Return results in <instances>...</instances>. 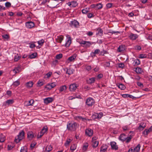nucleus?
Segmentation results:
<instances>
[{
    "instance_id": "0e129e2a",
    "label": "nucleus",
    "mask_w": 152,
    "mask_h": 152,
    "mask_svg": "<svg viewBox=\"0 0 152 152\" xmlns=\"http://www.w3.org/2000/svg\"><path fill=\"white\" fill-rule=\"evenodd\" d=\"M135 49L137 50H140L141 49V47L140 45H136L134 47Z\"/></svg>"
},
{
    "instance_id": "9b49d317",
    "label": "nucleus",
    "mask_w": 152,
    "mask_h": 152,
    "mask_svg": "<svg viewBox=\"0 0 152 152\" xmlns=\"http://www.w3.org/2000/svg\"><path fill=\"white\" fill-rule=\"evenodd\" d=\"M56 86V84L55 83H52L47 85L45 86V88L49 90L54 87Z\"/></svg>"
},
{
    "instance_id": "8fccbe9b",
    "label": "nucleus",
    "mask_w": 152,
    "mask_h": 152,
    "mask_svg": "<svg viewBox=\"0 0 152 152\" xmlns=\"http://www.w3.org/2000/svg\"><path fill=\"white\" fill-rule=\"evenodd\" d=\"M139 57L140 58H145L147 57V55H146V54H140L139 55Z\"/></svg>"
},
{
    "instance_id": "2f4dec72",
    "label": "nucleus",
    "mask_w": 152,
    "mask_h": 152,
    "mask_svg": "<svg viewBox=\"0 0 152 152\" xmlns=\"http://www.w3.org/2000/svg\"><path fill=\"white\" fill-rule=\"evenodd\" d=\"M5 140V136L4 135L1 134H0V142H3Z\"/></svg>"
},
{
    "instance_id": "5701e85b",
    "label": "nucleus",
    "mask_w": 152,
    "mask_h": 152,
    "mask_svg": "<svg viewBox=\"0 0 152 152\" xmlns=\"http://www.w3.org/2000/svg\"><path fill=\"white\" fill-rule=\"evenodd\" d=\"M76 54H74L72 56L69 57L68 59V60L70 62L72 61L76 58Z\"/></svg>"
},
{
    "instance_id": "052dcab7",
    "label": "nucleus",
    "mask_w": 152,
    "mask_h": 152,
    "mask_svg": "<svg viewBox=\"0 0 152 152\" xmlns=\"http://www.w3.org/2000/svg\"><path fill=\"white\" fill-rule=\"evenodd\" d=\"M123 131H125L129 129V127L127 126H124L122 127Z\"/></svg>"
},
{
    "instance_id": "680f3d73",
    "label": "nucleus",
    "mask_w": 152,
    "mask_h": 152,
    "mask_svg": "<svg viewBox=\"0 0 152 152\" xmlns=\"http://www.w3.org/2000/svg\"><path fill=\"white\" fill-rule=\"evenodd\" d=\"M108 33L112 34H116V33H120V32L118 31H113L110 30L109 32Z\"/></svg>"
},
{
    "instance_id": "f03ea898",
    "label": "nucleus",
    "mask_w": 152,
    "mask_h": 152,
    "mask_svg": "<svg viewBox=\"0 0 152 152\" xmlns=\"http://www.w3.org/2000/svg\"><path fill=\"white\" fill-rule=\"evenodd\" d=\"M25 132L23 130H22L19 132L17 136L15 137V141L16 143H18L20 141L22 140L24 137Z\"/></svg>"
},
{
    "instance_id": "e433bc0d",
    "label": "nucleus",
    "mask_w": 152,
    "mask_h": 152,
    "mask_svg": "<svg viewBox=\"0 0 152 152\" xmlns=\"http://www.w3.org/2000/svg\"><path fill=\"white\" fill-rule=\"evenodd\" d=\"M92 146L94 148H96L97 147L99 144V142L98 141H92Z\"/></svg>"
},
{
    "instance_id": "774afa93",
    "label": "nucleus",
    "mask_w": 152,
    "mask_h": 152,
    "mask_svg": "<svg viewBox=\"0 0 152 152\" xmlns=\"http://www.w3.org/2000/svg\"><path fill=\"white\" fill-rule=\"evenodd\" d=\"M13 84L16 86H18L20 84V82L18 81H16L14 82Z\"/></svg>"
},
{
    "instance_id": "338daca9",
    "label": "nucleus",
    "mask_w": 152,
    "mask_h": 152,
    "mask_svg": "<svg viewBox=\"0 0 152 152\" xmlns=\"http://www.w3.org/2000/svg\"><path fill=\"white\" fill-rule=\"evenodd\" d=\"M5 6L6 7H9L11 6V4L9 2H7L5 4Z\"/></svg>"
},
{
    "instance_id": "473e14b6",
    "label": "nucleus",
    "mask_w": 152,
    "mask_h": 152,
    "mask_svg": "<svg viewBox=\"0 0 152 152\" xmlns=\"http://www.w3.org/2000/svg\"><path fill=\"white\" fill-rule=\"evenodd\" d=\"M92 44V43L91 42L89 41H85V44H84V46L86 48L89 47L90 45Z\"/></svg>"
},
{
    "instance_id": "2eb2a0df",
    "label": "nucleus",
    "mask_w": 152,
    "mask_h": 152,
    "mask_svg": "<svg viewBox=\"0 0 152 152\" xmlns=\"http://www.w3.org/2000/svg\"><path fill=\"white\" fill-rule=\"evenodd\" d=\"M107 146L105 144L103 145L101 147L100 152H107Z\"/></svg>"
},
{
    "instance_id": "20e7f679",
    "label": "nucleus",
    "mask_w": 152,
    "mask_h": 152,
    "mask_svg": "<svg viewBox=\"0 0 152 152\" xmlns=\"http://www.w3.org/2000/svg\"><path fill=\"white\" fill-rule=\"evenodd\" d=\"M94 103V100L92 98L89 97L86 99V104L88 106H91Z\"/></svg>"
},
{
    "instance_id": "4468645a",
    "label": "nucleus",
    "mask_w": 152,
    "mask_h": 152,
    "mask_svg": "<svg viewBox=\"0 0 152 152\" xmlns=\"http://www.w3.org/2000/svg\"><path fill=\"white\" fill-rule=\"evenodd\" d=\"M56 1H53L51 0L50 1L48 0H41L40 1V2L41 3L40 5H44L47 2H50V4H53Z\"/></svg>"
},
{
    "instance_id": "a878e982",
    "label": "nucleus",
    "mask_w": 152,
    "mask_h": 152,
    "mask_svg": "<svg viewBox=\"0 0 152 152\" xmlns=\"http://www.w3.org/2000/svg\"><path fill=\"white\" fill-rule=\"evenodd\" d=\"M75 118L77 120L82 121H85L86 120V119L85 118H83L80 116H76Z\"/></svg>"
},
{
    "instance_id": "58836bf2",
    "label": "nucleus",
    "mask_w": 152,
    "mask_h": 152,
    "mask_svg": "<svg viewBox=\"0 0 152 152\" xmlns=\"http://www.w3.org/2000/svg\"><path fill=\"white\" fill-rule=\"evenodd\" d=\"M90 8H86L82 10V13L83 14H86L89 11Z\"/></svg>"
},
{
    "instance_id": "a18cd8bd",
    "label": "nucleus",
    "mask_w": 152,
    "mask_h": 152,
    "mask_svg": "<svg viewBox=\"0 0 152 152\" xmlns=\"http://www.w3.org/2000/svg\"><path fill=\"white\" fill-rule=\"evenodd\" d=\"M135 65H137L140 64V62L139 59H134V60Z\"/></svg>"
},
{
    "instance_id": "c85d7f7f",
    "label": "nucleus",
    "mask_w": 152,
    "mask_h": 152,
    "mask_svg": "<svg viewBox=\"0 0 152 152\" xmlns=\"http://www.w3.org/2000/svg\"><path fill=\"white\" fill-rule=\"evenodd\" d=\"M125 50L124 46L122 45H120L118 48L117 50L119 52H122Z\"/></svg>"
},
{
    "instance_id": "cd10ccee",
    "label": "nucleus",
    "mask_w": 152,
    "mask_h": 152,
    "mask_svg": "<svg viewBox=\"0 0 152 152\" xmlns=\"http://www.w3.org/2000/svg\"><path fill=\"white\" fill-rule=\"evenodd\" d=\"M135 71L138 74H141L143 72V70L141 68L137 67L135 68Z\"/></svg>"
},
{
    "instance_id": "423d86ee",
    "label": "nucleus",
    "mask_w": 152,
    "mask_h": 152,
    "mask_svg": "<svg viewBox=\"0 0 152 152\" xmlns=\"http://www.w3.org/2000/svg\"><path fill=\"white\" fill-rule=\"evenodd\" d=\"M66 41L65 44V46L66 47H68L70 45L71 43V38L70 36L67 35H66Z\"/></svg>"
},
{
    "instance_id": "0eeeda50",
    "label": "nucleus",
    "mask_w": 152,
    "mask_h": 152,
    "mask_svg": "<svg viewBox=\"0 0 152 152\" xmlns=\"http://www.w3.org/2000/svg\"><path fill=\"white\" fill-rule=\"evenodd\" d=\"M37 134H34L32 131L28 132L27 133V137L29 140L32 139L33 137H35Z\"/></svg>"
},
{
    "instance_id": "e2e57ef3",
    "label": "nucleus",
    "mask_w": 152,
    "mask_h": 152,
    "mask_svg": "<svg viewBox=\"0 0 152 152\" xmlns=\"http://www.w3.org/2000/svg\"><path fill=\"white\" fill-rule=\"evenodd\" d=\"M137 85L140 87V88H142L144 86L142 83L140 82H138L137 83Z\"/></svg>"
},
{
    "instance_id": "a211bd4d",
    "label": "nucleus",
    "mask_w": 152,
    "mask_h": 152,
    "mask_svg": "<svg viewBox=\"0 0 152 152\" xmlns=\"http://www.w3.org/2000/svg\"><path fill=\"white\" fill-rule=\"evenodd\" d=\"M96 78L95 77H91L87 79L86 80L88 83L91 84L94 83L95 80Z\"/></svg>"
},
{
    "instance_id": "b1692460",
    "label": "nucleus",
    "mask_w": 152,
    "mask_h": 152,
    "mask_svg": "<svg viewBox=\"0 0 152 152\" xmlns=\"http://www.w3.org/2000/svg\"><path fill=\"white\" fill-rule=\"evenodd\" d=\"M67 89V87L66 85L62 86L60 87L59 91L60 92L65 91Z\"/></svg>"
},
{
    "instance_id": "72a5a7b5",
    "label": "nucleus",
    "mask_w": 152,
    "mask_h": 152,
    "mask_svg": "<svg viewBox=\"0 0 152 152\" xmlns=\"http://www.w3.org/2000/svg\"><path fill=\"white\" fill-rule=\"evenodd\" d=\"M117 86H118V88L121 89V90H124L126 88V86L122 84H120L118 85H117Z\"/></svg>"
},
{
    "instance_id": "c9c22d12",
    "label": "nucleus",
    "mask_w": 152,
    "mask_h": 152,
    "mask_svg": "<svg viewBox=\"0 0 152 152\" xmlns=\"http://www.w3.org/2000/svg\"><path fill=\"white\" fill-rule=\"evenodd\" d=\"M33 84V82L32 81H29L26 83V86L28 88H31L32 87Z\"/></svg>"
},
{
    "instance_id": "4d7b16f0",
    "label": "nucleus",
    "mask_w": 152,
    "mask_h": 152,
    "mask_svg": "<svg viewBox=\"0 0 152 152\" xmlns=\"http://www.w3.org/2000/svg\"><path fill=\"white\" fill-rule=\"evenodd\" d=\"M44 42V40L43 39H42L41 40L37 42L38 44L39 45H42Z\"/></svg>"
},
{
    "instance_id": "f704fd0d",
    "label": "nucleus",
    "mask_w": 152,
    "mask_h": 152,
    "mask_svg": "<svg viewBox=\"0 0 152 152\" xmlns=\"http://www.w3.org/2000/svg\"><path fill=\"white\" fill-rule=\"evenodd\" d=\"M37 54L36 53H32L31 55H29V58L30 59H33L35 58L37 56Z\"/></svg>"
},
{
    "instance_id": "dca6fc26",
    "label": "nucleus",
    "mask_w": 152,
    "mask_h": 152,
    "mask_svg": "<svg viewBox=\"0 0 152 152\" xmlns=\"http://www.w3.org/2000/svg\"><path fill=\"white\" fill-rule=\"evenodd\" d=\"M138 37V35L136 34L131 33L129 36L130 39L132 40H135Z\"/></svg>"
},
{
    "instance_id": "39448f33",
    "label": "nucleus",
    "mask_w": 152,
    "mask_h": 152,
    "mask_svg": "<svg viewBox=\"0 0 152 152\" xmlns=\"http://www.w3.org/2000/svg\"><path fill=\"white\" fill-rule=\"evenodd\" d=\"M70 25L72 27L77 28L79 26V23L76 20H74L70 22Z\"/></svg>"
},
{
    "instance_id": "4be33fe9",
    "label": "nucleus",
    "mask_w": 152,
    "mask_h": 152,
    "mask_svg": "<svg viewBox=\"0 0 152 152\" xmlns=\"http://www.w3.org/2000/svg\"><path fill=\"white\" fill-rule=\"evenodd\" d=\"M21 68L20 66H17L15 67L14 69L13 70V72L15 74L21 71Z\"/></svg>"
},
{
    "instance_id": "6e6552de",
    "label": "nucleus",
    "mask_w": 152,
    "mask_h": 152,
    "mask_svg": "<svg viewBox=\"0 0 152 152\" xmlns=\"http://www.w3.org/2000/svg\"><path fill=\"white\" fill-rule=\"evenodd\" d=\"M25 25L27 28H31L34 26V22L32 21H28L25 23Z\"/></svg>"
},
{
    "instance_id": "37998d69",
    "label": "nucleus",
    "mask_w": 152,
    "mask_h": 152,
    "mask_svg": "<svg viewBox=\"0 0 152 152\" xmlns=\"http://www.w3.org/2000/svg\"><path fill=\"white\" fill-rule=\"evenodd\" d=\"M132 138V137L131 135L128 137H126V139L125 140L126 142L127 143H129L130 142Z\"/></svg>"
},
{
    "instance_id": "3c124183",
    "label": "nucleus",
    "mask_w": 152,
    "mask_h": 152,
    "mask_svg": "<svg viewBox=\"0 0 152 152\" xmlns=\"http://www.w3.org/2000/svg\"><path fill=\"white\" fill-rule=\"evenodd\" d=\"M44 84V82L40 80H39L37 82L38 86L39 87L42 86Z\"/></svg>"
},
{
    "instance_id": "bf43d9fd",
    "label": "nucleus",
    "mask_w": 152,
    "mask_h": 152,
    "mask_svg": "<svg viewBox=\"0 0 152 152\" xmlns=\"http://www.w3.org/2000/svg\"><path fill=\"white\" fill-rule=\"evenodd\" d=\"M98 9H100L102 8V4L101 3L97 4L96 5Z\"/></svg>"
},
{
    "instance_id": "603ef678",
    "label": "nucleus",
    "mask_w": 152,
    "mask_h": 152,
    "mask_svg": "<svg viewBox=\"0 0 152 152\" xmlns=\"http://www.w3.org/2000/svg\"><path fill=\"white\" fill-rule=\"evenodd\" d=\"M62 57V54L60 53L57 55L56 56V58L58 59H59Z\"/></svg>"
},
{
    "instance_id": "393cba45",
    "label": "nucleus",
    "mask_w": 152,
    "mask_h": 152,
    "mask_svg": "<svg viewBox=\"0 0 152 152\" xmlns=\"http://www.w3.org/2000/svg\"><path fill=\"white\" fill-rule=\"evenodd\" d=\"M150 132L149 129H145L142 132L143 135L145 137H146Z\"/></svg>"
},
{
    "instance_id": "c03bdc74",
    "label": "nucleus",
    "mask_w": 152,
    "mask_h": 152,
    "mask_svg": "<svg viewBox=\"0 0 152 152\" xmlns=\"http://www.w3.org/2000/svg\"><path fill=\"white\" fill-rule=\"evenodd\" d=\"M27 148L26 146H23L21 148L20 152H27Z\"/></svg>"
},
{
    "instance_id": "9d476101",
    "label": "nucleus",
    "mask_w": 152,
    "mask_h": 152,
    "mask_svg": "<svg viewBox=\"0 0 152 152\" xmlns=\"http://www.w3.org/2000/svg\"><path fill=\"white\" fill-rule=\"evenodd\" d=\"M77 86L75 83L69 85V89L70 91H75L77 88Z\"/></svg>"
},
{
    "instance_id": "bb28decb",
    "label": "nucleus",
    "mask_w": 152,
    "mask_h": 152,
    "mask_svg": "<svg viewBox=\"0 0 152 152\" xmlns=\"http://www.w3.org/2000/svg\"><path fill=\"white\" fill-rule=\"evenodd\" d=\"M96 31H98V33H96L97 34H98L100 36H102L103 34V31L100 28H98L96 29Z\"/></svg>"
},
{
    "instance_id": "13d9d810",
    "label": "nucleus",
    "mask_w": 152,
    "mask_h": 152,
    "mask_svg": "<svg viewBox=\"0 0 152 152\" xmlns=\"http://www.w3.org/2000/svg\"><path fill=\"white\" fill-rule=\"evenodd\" d=\"M71 141V140L70 139H68L67 140L66 142L64 143V145L66 146H67L70 143Z\"/></svg>"
},
{
    "instance_id": "79ce46f5",
    "label": "nucleus",
    "mask_w": 152,
    "mask_h": 152,
    "mask_svg": "<svg viewBox=\"0 0 152 152\" xmlns=\"http://www.w3.org/2000/svg\"><path fill=\"white\" fill-rule=\"evenodd\" d=\"M76 145L75 144H73L71 145L70 149L72 151H73L76 149Z\"/></svg>"
},
{
    "instance_id": "7ed1b4c3",
    "label": "nucleus",
    "mask_w": 152,
    "mask_h": 152,
    "mask_svg": "<svg viewBox=\"0 0 152 152\" xmlns=\"http://www.w3.org/2000/svg\"><path fill=\"white\" fill-rule=\"evenodd\" d=\"M48 128L47 126H44L43 127L40 132L37 135V138H39L45 134V133L48 131Z\"/></svg>"
},
{
    "instance_id": "412c9836",
    "label": "nucleus",
    "mask_w": 152,
    "mask_h": 152,
    "mask_svg": "<svg viewBox=\"0 0 152 152\" xmlns=\"http://www.w3.org/2000/svg\"><path fill=\"white\" fill-rule=\"evenodd\" d=\"M53 147L51 145H48L46 146L45 150V152H49L52 150Z\"/></svg>"
},
{
    "instance_id": "f257e3e1",
    "label": "nucleus",
    "mask_w": 152,
    "mask_h": 152,
    "mask_svg": "<svg viewBox=\"0 0 152 152\" xmlns=\"http://www.w3.org/2000/svg\"><path fill=\"white\" fill-rule=\"evenodd\" d=\"M77 127V124L75 122H68L67 125V129L71 131H75Z\"/></svg>"
},
{
    "instance_id": "f8f14e48",
    "label": "nucleus",
    "mask_w": 152,
    "mask_h": 152,
    "mask_svg": "<svg viewBox=\"0 0 152 152\" xmlns=\"http://www.w3.org/2000/svg\"><path fill=\"white\" fill-rule=\"evenodd\" d=\"M53 99L52 97H48L44 99L45 103L48 104L52 102L53 101Z\"/></svg>"
},
{
    "instance_id": "6e6d98bb",
    "label": "nucleus",
    "mask_w": 152,
    "mask_h": 152,
    "mask_svg": "<svg viewBox=\"0 0 152 152\" xmlns=\"http://www.w3.org/2000/svg\"><path fill=\"white\" fill-rule=\"evenodd\" d=\"M104 65L106 67H109L110 66V64L109 62H106L103 63Z\"/></svg>"
},
{
    "instance_id": "c756f323",
    "label": "nucleus",
    "mask_w": 152,
    "mask_h": 152,
    "mask_svg": "<svg viewBox=\"0 0 152 152\" xmlns=\"http://www.w3.org/2000/svg\"><path fill=\"white\" fill-rule=\"evenodd\" d=\"M103 113L102 112H100L99 113H96L95 115L96 118L100 119L103 116Z\"/></svg>"
},
{
    "instance_id": "a19ab883",
    "label": "nucleus",
    "mask_w": 152,
    "mask_h": 152,
    "mask_svg": "<svg viewBox=\"0 0 152 152\" xmlns=\"http://www.w3.org/2000/svg\"><path fill=\"white\" fill-rule=\"evenodd\" d=\"M21 58V56L18 54H15L14 60L15 61H18Z\"/></svg>"
},
{
    "instance_id": "49530a36",
    "label": "nucleus",
    "mask_w": 152,
    "mask_h": 152,
    "mask_svg": "<svg viewBox=\"0 0 152 152\" xmlns=\"http://www.w3.org/2000/svg\"><path fill=\"white\" fill-rule=\"evenodd\" d=\"M6 103L8 105L11 104L14 102V100L13 99H9L6 101Z\"/></svg>"
},
{
    "instance_id": "6ab92c4d",
    "label": "nucleus",
    "mask_w": 152,
    "mask_h": 152,
    "mask_svg": "<svg viewBox=\"0 0 152 152\" xmlns=\"http://www.w3.org/2000/svg\"><path fill=\"white\" fill-rule=\"evenodd\" d=\"M126 137L124 134H122L120 135L119 139L122 142H124L126 139Z\"/></svg>"
},
{
    "instance_id": "4c0bfd02",
    "label": "nucleus",
    "mask_w": 152,
    "mask_h": 152,
    "mask_svg": "<svg viewBox=\"0 0 152 152\" xmlns=\"http://www.w3.org/2000/svg\"><path fill=\"white\" fill-rule=\"evenodd\" d=\"M66 69V74L68 75H71L73 73V70L70 69H68L67 68Z\"/></svg>"
},
{
    "instance_id": "5fc2aeb1",
    "label": "nucleus",
    "mask_w": 152,
    "mask_h": 152,
    "mask_svg": "<svg viewBox=\"0 0 152 152\" xmlns=\"http://www.w3.org/2000/svg\"><path fill=\"white\" fill-rule=\"evenodd\" d=\"M29 47L31 48H34L36 47V45L33 43L30 42L29 43Z\"/></svg>"
},
{
    "instance_id": "09e8293b",
    "label": "nucleus",
    "mask_w": 152,
    "mask_h": 152,
    "mask_svg": "<svg viewBox=\"0 0 152 152\" xmlns=\"http://www.w3.org/2000/svg\"><path fill=\"white\" fill-rule=\"evenodd\" d=\"M75 98H81V96H80V95H78L77 96H76V97H73L72 96H69L68 97V99L69 100H72L75 99Z\"/></svg>"
},
{
    "instance_id": "7c9ffc66",
    "label": "nucleus",
    "mask_w": 152,
    "mask_h": 152,
    "mask_svg": "<svg viewBox=\"0 0 152 152\" xmlns=\"http://www.w3.org/2000/svg\"><path fill=\"white\" fill-rule=\"evenodd\" d=\"M140 144H138L133 149L135 152H139L140 150Z\"/></svg>"
},
{
    "instance_id": "ea45409f",
    "label": "nucleus",
    "mask_w": 152,
    "mask_h": 152,
    "mask_svg": "<svg viewBox=\"0 0 152 152\" xmlns=\"http://www.w3.org/2000/svg\"><path fill=\"white\" fill-rule=\"evenodd\" d=\"M88 146V143L86 142L84 143L83 147V150L84 151H86L87 149Z\"/></svg>"
},
{
    "instance_id": "f3484780",
    "label": "nucleus",
    "mask_w": 152,
    "mask_h": 152,
    "mask_svg": "<svg viewBox=\"0 0 152 152\" xmlns=\"http://www.w3.org/2000/svg\"><path fill=\"white\" fill-rule=\"evenodd\" d=\"M110 145L112 148L115 150H117L118 149V147L116 145V143L115 142H112L110 143Z\"/></svg>"
},
{
    "instance_id": "69168bd1",
    "label": "nucleus",
    "mask_w": 152,
    "mask_h": 152,
    "mask_svg": "<svg viewBox=\"0 0 152 152\" xmlns=\"http://www.w3.org/2000/svg\"><path fill=\"white\" fill-rule=\"evenodd\" d=\"M103 77V75L102 74L100 73L97 76V79H99L102 78Z\"/></svg>"
},
{
    "instance_id": "ddd939ff",
    "label": "nucleus",
    "mask_w": 152,
    "mask_h": 152,
    "mask_svg": "<svg viewBox=\"0 0 152 152\" xmlns=\"http://www.w3.org/2000/svg\"><path fill=\"white\" fill-rule=\"evenodd\" d=\"M67 4L70 7H76L77 4L76 1H72L68 2Z\"/></svg>"
},
{
    "instance_id": "1a4fd4ad",
    "label": "nucleus",
    "mask_w": 152,
    "mask_h": 152,
    "mask_svg": "<svg viewBox=\"0 0 152 152\" xmlns=\"http://www.w3.org/2000/svg\"><path fill=\"white\" fill-rule=\"evenodd\" d=\"M85 133L86 135L91 137L93 134V131L91 129H86L85 131Z\"/></svg>"
},
{
    "instance_id": "aec40b11",
    "label": "nucleus",
    "mask_w": 152,
    "mask_h": 152,
    "mask_svg": "<svg viewBox=\"0 0 152 152\" xmlns=\"http://www.w3.org/2000/svg\"><path fill=\"white\" fill-rule=\"evenodd\" d=\"M64 38V37L62 35L57 36V38H56V42H58L61 43L63 40Z\"/></svg>"
},
{
    "instance_id": "864d4df0",
    "label": "nucleus",
    "mask_w": 152,
    "mask_h": 152,
    "mask_svg": "<svg viewBox=\"0 0 152 152\" xmlns=\"http://www.w3.org/2000/svg\"><path fill=\"white\" fill-rule=\"evenodd\" d=\"M124 63H120L118 64V67L122 69L124 68Z\"/></svg>"
},
{
    "instance_id": "de8ad7c7",
    "label": "nucleus",
    "mask_w": 152,
    "mask_h": 152,
    "mask_svg": "<svg viewBox=\"0 0 152 152\" xmlns=\"http://www.w3.org/2000/svg\"><path fill=\"white\" fill-rule=\"evenodd\" d=\"M34 102V101L33 99H31L28 101H27L26 103H27V105L28 106L32 105Z\"/></svg>"
}]
</instances>
